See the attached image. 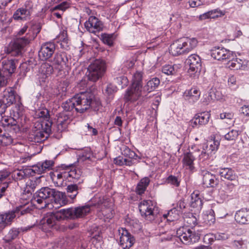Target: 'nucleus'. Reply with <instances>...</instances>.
Returning a JSON list of instances; mask_svg holds the SVG:
<instances>
[{"instance_id": "nucleus-62", "label": "nucleus", "mask_w": 249, "mask_h": 249, "mask_svg": "<svg viewBox=\"0 0 249 249\" xmlns=\"http://www.w3.org/2000/svg\"><path fill=\"white\" fill-rule=\"evenodd\" d=\"M188 2L190 6L192 8L196 7L202 4L200 0H189Z\"/></svg>"}, {"instance_id": "nucleus-29", "label": "nucleus", "mask_w": 249, "mask_h": 249, "mask_svg": "<svg viewBox=\"0 0 249 249\" xmlns=\"http://www.w3.org/2000/svg\"><path fill=\"white\" fill-rule=\"evenodd\" d=\"M67 180L75 182L80 179L81 173L80 170L74 168L70 171H66Z\"/></svg>"}, {"instance_id": "nucleus-58", "label": "nucleus", "mask_w": 249, "mask_h": 249, "mask_svg": "<svg viewBox=\"0 0 249 249\" xmlns=\"http://www.w3.org/2000/svg\"><path fill=\"white\" fill-rule=\"evenodd\" d=\"M116 80L119 85L122 88L127 86L128 83V80L127 77L124 76L116 78Z\"/></svg>"}, {"instance_id": "nucleus-14", "label": "nucleus", "mask_w": 249, "mask_h": 249, "mask_svg": "<svg viewBox=\"0 0 249 249\" xmlns=\"http://www.w3.org/2000/svg\"><path fill=\"white\" fill-rule=\"evenodd\" d=\"M55 50V45L53 42H47L43 43L38 52V56L40 59L46 60L50 58L54 53Z\"/></svg>"}, {"instance_id": "nucleus-49", "label": "nucleus", "mask_w": 249, "mask_h": 249, "mask_svg": "<svg viewBox=\"0 0 249 249\" xmlns=\"http://www.w3.org/2000/svg\"><path fill=\"white\" fill-rule=\"evenodd\" d=\"M36 116L40 118V121L49 119L50 118L49 111L46 108L38 109L36 111Z\"/></svg>"}, {"instance_id": "nucleus-48", "label": "nucleus", "mask_w": 249, "mask_h": 249, "mask_svg": "<svg viewBox=\"0 0 249 249\" xmlns=\"http://www.w3.org/2000/svg\"><path fill=\"white\" fill-rule=\"evenodd\" d=\"M13 142V139L9 134H4L0 135V145L2 146H7Z\"/></svg>"}, {"instance_id": "nucleus-23", "label": "nucleus", "mask_w": 249, "mask_h": 249, "mask_svg": "<svg viewBox=\"0 0 249 249\" xmlns=\"http://www.w3.org/2000/svg\"><path fill=\"white\" fill-rule=\"evenodd\" d=\"M200 94V90L197 88L194 87L186 90L184 93V97L189 102L194 103L199 99Z\"/></svg>"}, {"instance_id": "nucleus-18", "label": "nucleus", "mask_w": 249, "mask_h": 249, "mask_svg": "<svg viewBox=\"0 0 249 249\" xmlns=\"http://www.w3.org/2000/svg\"><path fill=\"white\" fill-rule=\"evenodd\" d=\"M234 219L239 224H249V209L242 208L237 211L234 215Z\"/></svg>"}, {"instance_id": "nucleus-1", "label": "nucleus", "mask_w": 249, "mask_h": 249, "mask_svg": "<svg viewBox=\"0 0 249 249\" xmlns=\"http://www.w3.org/2000/svg\"><path fill=\"white\" fill-rule=\"evenodd\" d=\"M76 104L75 111L83 113L90 107L95 109L100 105L99 101L95 99L94 94L90 92H83L74 96Z\"/></svg>"}, {"instance_id": "nucleus-40", "label": "nucleus", "mask_w": 249, "mask_h": 249, "mask_svg": "<svg viewBox=\"0 0 249 249\" xmlns=\"http://www.w3.org/2000/svg\"><path fill=\"white\" fill-rule=\"evenodd\" d=\"M100 38L104 44L112 46L113 45L115 37L113 34L103 33L101 35Z\"/></svg>"}, {"instance_id": "nucleus-39", "label": "nucleus", "mask_w": 249, "mask_h": 249, "mask_svg": "<svg viewBox=\"0 0 249 249\" xmlns=\"http://www.w3.org/2000/svg\"><path fill=\"white\" fill-rule=\"evenodd\" d=\"M160 80L159 78L155 77L149 80L145 86V89L148 92L154 90L160 85Z\"/></svg>"}, {"instance_id": "nucleus-25", "label": "nucleus", "mask_w": 249, "mask_h": 249, "mask_svg": "<svg viewBox=\"0 0 249 249\" xmlns=\"http://www.w3.org/2000/svg\"><path fill=\"white\" fill-rule=\"evenodd\" d=\"M226 14L225 11H222L219 9H215L207 12H206L200 16V18L202 20H205L209 18L216 19L221 18Z\"/></svg>"}, {"instance_id": "nucleus-9", "label": "nucleus", "mask_w": 249, "mask_h": 249, "mask_svg": "<svg viewBox=\"0 0 249 249\" xmlns=\"http://www.w3.org/2000/svg\"><path fill=\"white\" fill-rule=\"evenodd\" d=\"M59 217L55 213H47L40 221V228L45 232L50 231L52 229H56L57 222L59 221Z\"/></svg>"}, {"instance_id": "nucleus-2", "label": "nucleus", "mask_w": 249, "mask_h": 249, "mask_svg": "<svg viewBox=\"0 0 249 249\" xmlns=\"http://www.w3.org/2000/svg\"><path fill=\"white\" fill-rule=\"evenodd\" d=\"M142 77L143 73L140 71H137L133 74L131 86L127 90L124 96L126 102L135 101L141 96Z\"/></svg>"}, {"instance_id": "nucleus-63", "label": "nucleus", "mask_w": 249, "mask_h": 249, "mask_svg": "<svg viewBox=\"0 0 249 249\" xmlns=\"http://www.w3.org/2000/svg\"><path fill=\"white\" fill-rule=\"evenodd\" d=\"M219 116L221 119H231L233 117V114L231 112H223L220 114Z\"/></svg>"}, {"instance_id": "nucleus-42", "label": "nucleus", "mask_w": 249, "mask_h": 249, "mask_svg": "<svg viewBox=\"0 0 249 249\" xmlns=\"http://www.w3.org/2000/svg\"><path fill=\"white\" fill-rule=\"evenodd\" d=\"M36 124H39L40 129H42L44 132L47 133L49 135L51 131V126L52 123L49 119L46 120H42L40 122H36Z\"/></svg>"}, {"instance_id": "nucleus-45", "label": "nucleus", "mask_w": 249, "mask_h": 249, "mask_svg": "<svg viewBox=\"0 0 249 249\" xmlns=\"http://www.w3.org/2000/svg\"><path fill=\"white\" fill-rule=\"evenodd\" d=\"M19 234V231L15 229H11L8 233L4 236V240L6 242L9 243L16 239Z\"/></svg>"}, {"instance_id": "nucleus-60", "label": "nucleus", "mask_w": 249, "mask_h": 249, "mask_svg": "<svg viewBox=\"0 0 249 249\" xmlns=\"http://www.w3.org/2000/svg\"><path fill=\"white\" fill-rule=\"evenodd\" d=\"M235 185L232 183H228L226 184L225 190L227 193L233 194L235 192Z\"/></svg>"}, {"instance_id": "nucleus-26", "label": "nucleus", "mask_w": 249, "mask_h": 249, "mask_svg": "<svg viewBox=\"0 0 249 249\" xmlns=\"http://www.w3.org/2000/svg\"><path fill=\"white\" fill-rule=\"evenodd\" d=\"M169 53L173 56L185 54L180 38L174 41L170 46Z\"/></svg>"}, {"instance_id": "nucleus-10", "label": "nucleus", "mask_w": 249, "mask_h": 249, "mask_svg": "<svg viewBox=\"0 0 249 249\" xmlns=\"http://www.w3.org/2000/svg\"><path fill=\"white\" fill-rule=\"evenodd\" d=\"M18 62L16 59L3 57L0 61L1 71L4 74L10 77L16 71Z\"/></svg>"}, {"instance_id": "nucleus-21", "label": "nucleus", "mask_w": 249, "mask_h": 249, "mask_svg": "<svg viewBox=\"0 0 249 249\" xmlns=\"http://www.w3.org/2000/svg\"><path fill=\"white\" fill-rule=\"evenodd\" d=\"M185 54L188 53L197 45L198 41L196 38L184 37L180 38Z\"/></svg>"}, {"instance_id": "nucleus-54", "label": "nucleus", "mask_w": 249, "mask_h": 249, "mask_svg": "<svg viewBox=\"0 0 249 249\" xmlns=\"http://www.w3.org/2000/svg\"><path fill=\"white\" fill-rule=\"evenodd\" d=\"M239 133L238 130L232 129L225 135V139L228 141L235 140L239 135Z\"/></svg>"}, {"instance_id": "nucleus-37", "label": "nucleus", "mask_w": 249, "mask_h": 249, "mask_svg": "<svg viewBox=\"0 0 249 249\" xmlns=\"http://www.w3.org/2000/svg\"><path fill=\"white\" fill-rule=\"evenodd\" d=\"M219 174L221 177L230 180H234L237 177L234 171L230 168H224L220 170Z\"/></svg>"}, {"instance_id": "nucleus-33", "label": "nucleus", "mask_w": 249, "mask_h": 249, "mask_svg": "<svg viewBox=\"0 0 249 249\" xmlns=\"http://www.w3.org/2000/svg\"><path fill=\"white\" fill-rule=\"evenodd\" d=\"M54 165V162L53 160H45L42 163H38L35 168H37V169L35 170L38 173L41 174L47 170H49L52 168Z\"/></svg>"}, {"instance_id": "nucleus-13", "label": "nucleus", "mask_w": 249, "mask_h": 249, "mask_svg": "<svg viewBox=\"0 0 249 249\" xmlns=\"http://www.w3.org/2000/svg\"><path fill=\"white\" fill-rule=\"evenodd\" d=\"M72 113L62 112L56 115V125L57 130L62 132L66 129L72 120Z\"/></svg>"}, {"instance_id": "nucleus-36", "label": "nucleus", "mask_w": 249, "mask_h": 249, "mask_svg": "<svg viewBox=\"0 0 249 249\" xmlns=\"http://www.w3.org/2000/svg\"><path fill=\"white\" fill-rule=\"evenodd\" d=\"M190 205L193 208H200L202 206V202L199 197V193L198 191H195L191 194Z\"/></svg>"}, {"instance_id": "nucleus-59", "label": "nucleus", "mask_w": 249, "mask_h": 249, "mask_svg": "<svg viewBox=\"0 0 249 249\" xmlns=\"http://www.w3.org/2000/svg\"><path fill=\"white\" fill-rule=\"evenodd\" d=\"M122 154L126 157L133 158L135 157L136 154L134 152L131 150L128 147L124 146L122 151Z\"/></svg>"}, {"instance_id": "nucleus-8", "label": "nucleus", "mask_w": 249, "mask_h": 249, "mask_svg": "<svg viewBox=\"0 0 249 249\" xmlns=\"http://www.w3.org/2000/svg\"><path fill=\"white\" fill-rule=\"evenodd\" d=\"M177 235L180 241L184 244H191L196 242L199 237L190 228L182 227L177 231Z\"/></svg>"}, {"instance_id": "nucleus-52", "label": "nucleus", "mask_w": 249, "mask_h": 249, "mask_svg": "<svg viewBox=\"0 0 249 249\" xmlns=\"http://www.w3.org/2000/svg\"><path fill=\"white\" fill-rule=\"evenodd\" d=\"M219 145V142L217 141L212 140L209 142L206 149L212 154L217 150Z\"/></svg>"}, {"instance_id": "nucleus-27", "label": "nucleus", "mask_w": 249, "mask_h": 249, "mask_svg": "<svg viewBox=\"0 0 249 249\" xmlns=\"http://www.w3.org/2000/svg\"><path fill=\"white\" fill-rule=\"evenodd\" d=\"M16 214L13 211L4 214H0V225L2 226V230L8 225L10 224L13 219L16 217Z\"/></svg>"}, {"instance_id": "nucleus-53", "label": "nucleus", "mask_w": 249, "mask_h": 249, "mask_svg": "<svg viewBox=\"0 0 249 249\" xmlns=\"http://www.w3.org/2000/svg\"><path fill=\"white\" fill-rule=\"evenodd\" d=\"M162 72L168 75H173L176 71L173 65H165L162 68Z\"/></svg>"}, {"instance_id": "nucleus-64", "label": "nucleus", "mask_w": 249, "mask_h": 249, "mask_svg": "<svg viewBox=\"0 0 249 249\" xmlns=\"http://www.w3.org/2000/svg\"><path fill=\"white\" fill-rule=\"evenodd\" d=\"M215 237L217 240H224L228 239V235L225 233H217L215 234Z\"/></svg>"}, {"instance_id": "nucleus-61", "label": "nucleus", "mask_w": 249, "mask_h": 249, "mask_svg": "<svg viewBox=\"0 0 249 249\" xmlns=\"http://www.w3.org/2000/svg\"><path fill=\"white\" fill-rule=\"evenodd\" d=\"M210 154H211V153L206 148L205 151H202L199 155V159L203 161L209 158Z\"/></svg>"}, {"instance_id": "nucleus-7", "label": "nucleus", "mask_w": 249, "mask_h": 249, "mask_svg": "<svg viewBox=\"0 0 249 249\" xmlns=\"http://www.w3.org/2000/svg\"><path fill=\"white\" fill-rule=\"evenodd\" d=\"M55 194V191L54 189L43 187L35 194L33 201L38 204L41 205L39 208H44L48 205V200L51 197H54Z\"/></svg>"}, {"instance_id": "nucleus-4", "label": "nucleus", "mask_w": 249, "mask_h": 249, "mask_svg": "<svg viewBox=\"0 0 249 249\" xmlns=\"http://www.w3.org/2000/svg\"><path fill=\"white\" fill-rule=\"evenodd\" d=\"M106 70L105 62L102 59H95L88 67V79L95 82L101 78Z\"/></svg>"}, {"instance_id": "nucleus-51", "label": "nucleus", "mask_w": 249, "mask_h": 249, "mask_svg": "<svg viewBox=\"0 0 249 249\" xmlns=\"http://www.w3.org/2000/svg\"><path fill=\"white\" fill-rule=\"evenodd\" d=\"M70 7V3L68 1H63L61 3L54 6L51 9L52 12L59 10L63 13L66 9Z\"/></svg>"}, {"instance_id": "nucleus-24", "label": "nucleus", "mask_w": 249, "mask_h": 249, "mask_svg": "<svg viewBox=\"0 0 249 249\" xmlns=\"http://www.w3.org/2000/svg\"><path fill=\"white\" fill-rule=\"evenodd\" d=\"M50 177L53 181L57 186L63 185L64 181L67 180L66 171L51 172Z\"/></svg>"}, {"instance_id": "nucleus-47", "label": "nucleus", "mask_w": 249, "mask_h": 249, "mask_svg": "<svg viewBox=\"0 0 249 249\" xmlns=\"http://www.w3.org/2000/svg\"><path fill=\"white\" fill-rule=\"evenodd\" d=\"M30 211V209H29V207H27L26 205H24L19 206L17 207L16 209L13 211L14 213L16 214H15L16 217H19L20 215L29 213Z\"/></svg>"}, {"instance_id": "nucleus-31", "label": "nucleus", "mask_w": 249, "mask_h": 249, "mask_svg": "<svg viewBox=\"0 0 249 249\" xmlns=\"http://www.w3.org/2000/svg\"><path fill=\"white\" fill-rule=\"evenodd\" d=\"M73 208L63 209L56 212V215L59 216V220L65 218L74 219Z\"/></svg>"}, {"instance_id": "nucleus-15", "label": "nucleus", "mask_w": 249, "mask_h": 249, "mask_svg": "<svg viewBox=\"0 0 249 249\" xmlns=\"http://www.w3.org/2000/svg\"><path fill=\"white\" fill-rule=\"evenodd\" d=\"M85 26L89 32L94 34L102 31L104 27L103 23L94 16L89 18L88 20L85 23Z\"/></svg>"}, {"instance_id": "nucleus-57", "label": "nucleus", "mask_w": 249, "mask_h": 249, "mask_svg": "<svg viewBox=\"0 0 249 249\" xmlns=\"http://www.w3.org/2000/svg\"><path fill=\"white\" fill-rule=\"evenodd\" d=\"M204 222L208 225H211L213 224L215 222L214 216L212 213L205 215L204 216Z\"/></svg>"}, {"instance_id": "nucleus-35", "label": "nucleus", "mask_w": 249, "mask_h": 249, "mask_svg": "<svg viewBox=\"0 0 249 249\" xmlns=\"http://www.w3.org/2000/svg\"><path fill=\"white\" fill-rule=\"evenodd\" d=\"M76 106V101L74 96H73L63 104L62 107L64 110L63 112L71 113L74 110L75 111Z\"/></svg>"}, {"instance_id": "nucleus-55", "label": "nucleus", "mask_w": 249, "mask_h": 249, "mask_svg": "<svg viewBox=\"0 0 249 249\" xmlns=\"http://www.w3.org/2000/svg\"><path fill=\"white\" fill-rule=\"evenodd\" d=\"M26 176L23 170H15L12 173L13 178L16 180H21Z\"/></svg>"}, {"instance_id": "nucleus-30", "label": "nucleus", "mask_w": 249, "mask_h": 249, "mask_svg": "<svg viewBox=\"0 0 249 249\" xmlns=\"http://www.w3.org/2000/svg\"><path fill=\"white\" fill-rule=\"evenodd\" d=\"M30 16L31 12L29 10L21 8L16 10L13 18L16 20H26L29 18Z\"/></svg>"}, {"instance_id": "nucleus-32", "label": "nucleus", "mask_w": 249, "mask_h": 249, "mask_svg": "<svg viewBox=\"0 0 249 249\" xmlns=\"http://www.w3.org/2000/svg\"><path fill=\"white\" fill-rule=\"evenodd\" d=\"M90 210L89 205L73 208L74 219L84 217L89 213Z\"/></svg>"}, {"instance_id": "nucleus-46", "label": "nucleus", "mask_w": 249, "mask_h": 249, "mask_svg": "<svg viewBox=\"0 0 249 249\" xmlns=\"http://www.w3.org/2000/svg\"><path fill=\"white\" fill-rule=\"evenodd\" d=\"M178 211L175 208L170 210L167 213L163 215V217L169 221L175 220L178 219Z\"/></svg>"}, {"instance_id": "nucleus-38", "label": "nucleus", "mask_w": 249, "mask_h": 249, "mask_svg": "<svg viewBox=\"0 0 249 249\" xmlns=\"http://www.w3.org/2000/svg\"><path fill=\"white\" fill-rule=\"evenodd\" d=\"M39 179L38 178L29 180L26 183L25 191L28 194H31L32 192H34L35 189L39 185Z\"/></svg>"}, {"instance_id": "nucleus-22", "label": "nucleus", "mask_w": 249, "mask_h": 249, "mask_svg": "<svg viewBox=\"0 0 249 249\" xmlns=\"http://www.w3.org/2000/svg\"><path fill=\"white\" fill-rule=\"evenodd\" d=\"M186 63L189 66V71H196L201 67V59L196 54L190 55L186 60Z\"/></svg>"}, {"instance_id": "nucleus-56", "label": "nucleus", "mask_w": 249, "mask_h": 249, "mask_svg": "<svg viewBox=\"0 0 249 249\" xmlns=\"http://www.w3.org/2000/svg\"><path fill=\"white\" fill-rule=\"evenodd\" d=\"M166 181L172 185L176 187H178L180 184V181L178 180L177 177L170 175L166 179Z\"/></svg>"}, {"instance_id": "nucleus-34", "label": "nucleus", "mask_w": 249, "mask_h": 249, "mask_svg": "<svg viewBox=\"0 0 249 249\" xmlns=\"http://www.w3.org/2000/svg\"><path fill=\"white\" fill-rule=\"evenodd\" d=\"M150 181V179L148 177H144L142 178L137 184L136 189V193L139 195L143 194L148 186Z\"/></svg>"}, {"instance_id": "nucleus-3", "label": "nucleus", "mask_w": 249, "mask_h": 249, "mask_svg": "<svg viewBox=\"0 0 249 249\" xmlns=\"http://www.w3.org/2000/svg\"><path fill=\"white\" fill-rule=\"evenodd\" d=\"M35 37L34 35H31L29 32L27 33L24 37H17L13 43L9 44L8 46L5 47L4 52L12 56H18L21 53L22 49L29 44Z\"/></svg>"}, {"instance_id": "nucleus-6", "label": "nucleus", "mask_w": 249, "mask_h": 249, "mask_svg": "<svg viewBox=\"0 0 249 249\" xmlns=\"http://www.w3.org/2000/svg\"><path fill=\"white\" fill-rule=\"evenodd\" d=\"M141 215L147 220L151 221L155 219L157 213V207L150 200H143L139 205Z\"/></svg>"}, {"instance_id": "nucleus-19", "label": "nucleus", "mask_w": 249, "mask_h": 249, "mask_svg": "<svg viewBox=\"0 0 249 249\" xmlns=\"http://www.w3.org/2000/svg\"><path fill=\"white\" fill-rule=\"evenodd\" d=\"M68 59L65 54L56 53L53 60V65L54 69L59 71H63L66 67Z\"/></svg>"}, {"instance_id": "nucleus-43", "label": "nucleus", "mask_w": 249, "mask_h": 249, "mask_svg": "<svg viewBox=\"0 0 249 249\" xmlns=\"http://www.w3.org/2000/svg\"><path fill=\"white\" fill-rule=\"evenodd\" d=\"M186 225L185 227L193 229L197 225V219L192 213H190L184 218Z\"/></svg>"}, {"instance_id": "nucleus-50", "label": "nucleus", "mask_w": 249, "mask_h": 249, "mask_svg": "<svg viewBox=\"0 0 249 249\" xmlns=\"http://www.w3.org/2000/svg\"><path fill=\"white\" fill-rule=\"evenodd\" d=\"M67 192L71 194L69 195V197L71 199L75 198L78 193V187L76 184H71L67 186Z\"/></svg>"}, {"instance_id": "nucleus-12", "label": "nucleus", "mask_w": 249, "mask_h": 249, "mask_svg": "<svg viewBox=\"0 0 249 249\" xmlns=\"http://www.w3.org/2000/svg\"><path fill=\"white\" fill-rule=\"evenodd\" d=\"M39 124H35L34 127L30 133L28 137L29 140L35 142H41L44 141L49 135L44 132L42 129H40Z\"/></svg>"}, {"instance_id": "nucleus-28", "label": "nucleus", "mask_w": 249, "mask_h": 249, "mask_svg": "<svg viewBox=\"0 0 249 249\" xmlns=\"http://www.w3.org/2000/svg\"><path fill=\"white\" fill-rule=\"evenodd\" d=\"M195 160V156L193 153L190 152L184 154L182 162L184 167H186L192 170L194 168V161Z\"/></svg>"}, {"instance_id": "nucleus-20", "label": "nucleus", "mask_w": 249, "mask_h": 249, "mask_svg": "<svg viewBox=\"0 0 249 249\" xmlns=\"http://www.w3.org/2000/svg\"><path fill=\"white\" fill-rule=\"evenodd\" d=\"M203 184L207 187H214L216 186L219 182L216 177L207 171H203Z\"/></svg>"}, {"instance_id": "nucleus-11", "label": "nucleus", "mask_w": 249, "mask_h": 249, "mask_svg": "<svg viewBox=\"0 0 249 249\" xmlns=\"http://www.w3.org/2000/svg\"><path fill=\"white\" fill-rule=\"evenodd\" d=\"M120 235V245L123 249H129L134 243L135 239L125 228H121L118 230Z\"/></svg>"}, {"instance_id": "nucleus-44", "label": "nucleus", "mask_w": 249, "mask_h": 249, "mask_svg": "<svg viewBox=\"0 0 249 249\" xmlns=\"http://www.w3.org/2000/svg\"><path fill=\"white\" fill-rule=\"evenodd\" d=\"M53 71V66L48 63H43L40 66V71L43 74L48 76L51 75Z\"/></svg>"}, {"instance_id": "nucleus-41", "label": "nucleus", "mask_w": 249, "mask_h": 249, "mask_svg": "<svg viewBox=\"0 0 249 249\" xmlns=\"http://www.w3.org/2000/svg\"><path fill=\"white\" fill-rule=\"evenodd\" d=\"M210 114L208 112H203L196 114L197 118L198 119V123H199V125H205L209 122Z\"/></svg>"}, {"instance_id": "nucleus-16", "label": "nucleus", "mask_w": 249, "mask_h": 249, "mask_svg": "<svg viewBox=\"0 0 249 249\" xmlns=\"http://www.w3.org/2000/svg\"><path fill=\"white\" fill-rule=\"evenodd\" d=\"M227 67L232 70H241L243 71L249 69V60L239 58L232 59L229 61Z\"/></svg>"}, {"instance_id": "nucleus-17", "label": "nucleus", "mask_w": 249, "mask_h": 249, "mask_svg": "<svg viewBox=\"0 0 249 249\" xmlns=\"http://www.w3.org/2000/svg\"><path fill=\"white\" fill-rule=\"evenodd\" d=\"M212 56L217 60H223L230 59L231 56V53L227 49L224 48H214L211 51Z\"/></svg>"}, {"instance_id": "nucleus-5", "label": "nucleus", "mask_w": 249, "mask_h": 249, "mask_svg": "<svg viewBox=\"0 0 249 249\" xmlns=\"http://www.w3.org/2000/svg\"><path fill=\"white\" fill-rule=\"evenodd\" d=\"M17 98L19 97L12 88L8 87L3 91L0 98V115L5 112L8 107L15 103Z\"/></svg>"}]
</instances>
